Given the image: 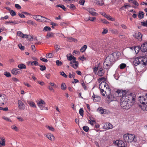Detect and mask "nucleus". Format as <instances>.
I'll return each mask as SVG.
<instances>
[{
    "label": "nucleus",
    "instance_id": "nucleus-1",
    "mask_svg": "<svg viewBox=\"0 0 147 147\" xmlns=\"http://www.w3.org/2000/svg\"><path fill=\"white\" fill-rule=\"evenodd\" d=\"M136 95L133 93L122 97L120 100V105L125 109H128L135 103Z\"/></svg>",
    "mask_w": 147,
    "mask_h": 147
},
{
    "label": "nucleus",
    "instance_id": "nucleus-2",
    "mask_svg": "<svg viewBox=\"0 0 147 147\" xmlns=\"http://www.w3.org/2000/svg\"><path fill=\"white\" fill-rule=\"evenodd\" d=\"M101 94L103 96H107L108 99L106 100L109 102L114 100L113 96L110 94L111 90L108 84L105 81L102 82L99 85Z\"/></svg>",
    "mask_w": 147,
    "mask_h": 147
},
{
    "label": "nucleus",
    "instance_id": "nucleus-3",
    "mask_svg": "<svg viewBox=\"0 0 147 147\" xmlns=\"http://www.w3.org/2000/svg\"><path fill=\"white\" fill-rule=\"evenodd\" d=\"M115 59L113 53L109 55L106 58L103 64V67L105 69L110 68L113 65Z\"/></svg>",
    "mask_w": 147,
    "mask_h": 147
},
{
    "label": "nucleus",
    "instance_id": "nucleus-4",
    "mask_svg": "<svg viewBox=\"0 0 147 147\" xmlns=\"http://www.w3.org/2000/svg\"><path fill=\"white\" fill-rule=\"evenodd\" d=\"M134 63L135 66L140 64L146 65L147 64V57L141 56L136 57L134 60Z\"/></svg>",
    "mask_w": 147,
    "mask_h": 147
},
{
    "label": "nucleus",
    "instance_id": "nucleus-5",
    "mask_svg": "<svg viewBox=\"0 0 147 147\" xmlns=\"http://www.w3.org/2000/svg\"><path fill=\"white\" fill-rule=\"evenodd\" d=\"M123 138L125 142L128 143L135 142L136 141L135 135L131 134H125L123 135Z\"/></svg>",
    "mask_w": 147,
    "mask_h": 147
},
{
    "label": "nucleus",
    "instance_id": "nucleus-6",
    "mask_svg": "<svg viewBox=\"0 0 147 147\" xmlns=\"http://www.w3.org/2000/svg\"><path fill=\"white\" fill-rule=\"evenodd\" d=\"M128 91L126 90H118L115 93L116 96L117 97H123L127 93Z\"/></svg>",
    "mask_w": 147,
    "mask_h": 147
},
{
    "label": "nucleus",
    "instance_id": "nucleus-7",
    "mask_svg": "<svg viewBox=\"0 0 147 147\" xmlns=\"http://www.w3.org/2000/svg\"><path fill=\"white\" fill-rule=\"evenodd\" d=\"M139 101L142 105L147 103V96L146 95L143 96H139Z\"/></svg>",
    "mask_w": 147,
    "mask_h": 147
},
{
    "label": "nucleus",
    "instance_id": "nucleus-8",
    "mask_svg": "<svg viewBox=\"0 0 147 147\" xmlns=\"http://www.w3.org/2000/svg\"><path fill=\"white\" fill-rule=\"evenodd\" d=\"M7 98L4 94H0V106L4 104L5 102H6Z\"/></svg>",
    "mask_w": 147,
    "mask_h": 147
},
{
    "label": "nucleus",
    "instance_id": "nucleus-9",
    "mask_svg": "<svg viewBox=\"0 0 147 147\" xmlns=\"http://www.w3.org/2000/svg\"><path fill=\"white\" fill-rule=\"evenodd\" d=\"M142 35L139 32H137L135 33L133 35V36L134 37L140 41H141L142 40Z\"/></svg>",
    "mask_w": 147,
    "mask_h": 147
},
{
    "label": "nucleus",
    "instance_id": "nucleus-10",
    "mask_svg": "<svg viewBox=\"0 0 147 147\" xmlns=\"http://www.w3.org/2000/svg\"><path fill=\"white\" fill-rule=\"evenodd\" d=\"M18 108L21 110H23L25 109V105L24 103L20 100L18 101Z\"/></svg>",
    "mask_w": 147,
    "mask_h": 147
},
{
    "label": "nucleus",
    "instance_id": "nucleus-11",
    "mask_svg": "<svg viewBox=\"0 0 147 147\" xmlns=\"http://www.w3.org/2000/svg\"><path fill=\"white\" fill-rule=\"evenodd\" d=\"M86 10L90 14L93 16H96L98 15L97 13L94 12L95 10L93 8H87Z\"/></svg>",
    "mask_w": 147,
    "mask_h": 147
},
{
    "label": "nucleus",
    "instance_id": "nucleus-12",
    "mask_svg": "<svg viewBox=\"0 0 147 147\" xmlns=\"http://www.w3.org/2000/svg\"><path fill=\"white\" fill-rule=\"evenodd\" d=\"M140 49L143 52H147V42H145L141 45Z\"/></svg>",
    "mask_w": 147,
    "mask_h": 147
},
{
    "label": "nucleus",
    "instance_id": "nucleus-13",
    "mask_svg": "<svg viewBox=\"0 0 147 147\" xmlns=\"http://www.w3.org/2000/svg\"><path fill=\"white\" fill-rule=\"evenodd\" d=\"M71 66L73 67L74 69H76L78 66V62L76 61V60L73 61H71L70 62Z\"/></svg>",
    "mask_w": 147,
    "mask_h": 147
},
{
    "label": "nucleus",
    "instance_id": "nucleus-14",
    "mask_svg": "<svg viewBox=\"0 0 147 147\" xmlns=\"http://www.w3.org/2000/svg\"><path fill=\"white\" fill-rule=\"evenodd\" d=\"M45 135L47 138L51 141H53L55 140L54 136L51 133H48Z\"/></svg>",
    "mask_w": 147,
    "mask_h": 147
},
{
    "label": "nucleus",
    "instance_id": "nucleus-15",
    "mask_svg": "<svg viewBox=\"0 0 147 147\" xmlns=\"http://www.w3.org/2000/svg\"><path fill=\"white\" fill-rule=\"evenodd\" d=\"M67 59L69 61L72 60L74 61L76 60V58L75 57L70 54H67Z\"/></svg>",
    "mask_w": 147,
    "mask_h": 147
},
{
    "label": "nucleus",
    "instance_id": "nucleus-16",
    "mask_svg": "<svg viewBox=\"0 0 147 147\" xmlns=\"http://www.w3.org/2000/svg\"><path fill=\"white\" fill-rule=\"evenodd\" d=\"M116 143L118 147H125V145L122 141H117Z\"/></svg>",
    "mask_w": 147,
    "mask_h": 147
},
{
    "label": "nucleus",
    "instance_id": "nucleus-17",
    "mask_svg": "<svg viewBox=\"0 0 147 147\" xmlns=\"http://www.w3.org/2000/svg\"><path fill=\"white\" fill-rule=\"evenodd\" d=\"M11 73L14 75L18 74H20V71L19 69L14 68L11 71Z\"/></svg>",
    "mask_w": 147,
    "mask_h": 147
},
{
    "label": "nucleus",
    "instance_id": "nucleus-18",
    "mask_svg": "<svg viewBox=\"0 0 147 147\" xmlns=\"http://www.w3.org/2000/svg\"><path fill=\"white\" fill-rule=\"evenodd\" d=\"M105 128L107 129H112L113 128V125L110 123H106L104 125Z\"/></svg>",
    "mask_w": 147,
    "mask_h": 147
},
{
    "label": "nucleus",
    "instance_id": "nucleus-19",
    "mask_svg": "<svg viewBox=\"0 0 147 147\" xmlns=\"http://www.w3.org/2000/svg\"><path fill=\"white\" fill-rule=\"evenodd\" d=\"M105 73V71L102 68L99 69L97 74L100 76H103Z\"/></svg>",
    "mask_w": 147,
    "mask_h": 147
},
{
    "label": "nucleus",
    "instance_id": "nucleus-20",
    "mask_svg": "<svg viewBox=\"0 0 147 147\" xmlns=\"http://www.w3.org/2000/svg\"><path fill=\"white\" fill-rule=\"evenodd\" d=\"M141 109L144 111H147V103L139 105Z\"/></svg>",
    "mask_w": 147,
    "mask_h": 147
},
{
    "label": "nucleus",
    "instance_id": "nucleus-21",
    "mask_svg": "<svg viewBox=\"0 0 147 147\" xmlns=\"http://www.w3.org/2000/svg\"><path fill=\"white\" fill-rule=\"evenodd\" d=\"M0 139L1 140L2 142H1L0 140V144L2 146H5V138L3 137H0Z\"/></svg>",
    "mask_w": 147,
    "mask_h": 147
},
{
    "label": "nucleus",
    "instance_id": "nucleus-22",
    "mask_svg": "<svg viewBox=\"0 0 147 147\" xmlns=\"http://www.w3.org/2000/svg\"><path fill=\"white\" fill-rule=\"evenodd\" d=\"M109 30L111 32V33L113 34H117L118 33L117 30L115 28H110L109 29Z\"/></svg>",
    "mask_w": 147,
    "mask_h": 147
},
{
    "label": "nucleus",
    "instance_id": "nucleus-23",
    "mask_svg": "<svg viewBox=\"0 0 147 147\" xmlns=\"http://www.w3.org/2000/svg\"><path fill=\"white\" fill-rule=\"evenodd\" d=\"M33 18L35 20L40 21L41 16L40 15H34L33 16Z\"/></svg>",
    "mask_w": 147,
    "mask_h": 147
},
{
    "label": "nucleus",
    "instance_id": "nucleus-24",
    "mask_svg": "<svg viewBox=\"0 0 147 147\" xmlns=\"http://www.w3.org/2000/svg\"><path fill=\"white\" fill-rule=\"evenodd\" d=\"M26 23L29 25H32L36 27V24L34 22L31 20H28Z\"/></svg>",
    "mask_w": 147,
    "mask_h": 147
},
{
    "label": "nucleus",
    "instance_id": "nucleus-25",
    "mask_svg": "<svg viewBox=\"0 0 147 147\" xmlns=\"http://www.w3.org/2000/svg\"><path fill=\"white\" fill-rule=\"evenodd\" d=\"M18 67L21 69H26V65L22 63L20 64H19L18 65Z\"/></svg>",
    "mask_w": 147,
    "mask_h": 147
},
{
    "label": "nucleus",
    "instance_id": "nucleus-26",
    "mask_svg": "<svg viewBox=\"0 0 147 147\" xmlns=\"http://www.w3.org/2000/svg\"><path fill=\"white\" fill-rule=\"evenodd\" d=\"M28 103L31 107H36V105L35 103L32 101H28Z\"/></svg>",
    "mask_w": 147,
    "mask_h": 147
},
{
    "label": "nucleus",
    "instance_id": "nucleus-27",
    "mask_svg": "<svg viewBox=\"0 0 147 147\" xmlns=\"http://www.w3.org/2000/svg\"><path fill=\"white\" fill-rule=\"evenodd\" d=\"M95 2L97 5H102L104 4L103 1L102 0H97Z\"/></svg>",
    "mask_w": 147,
    "mask_h": 147
},
{
    "label": "nucleus",
    "instance_id": "nucleus-28",
    "mask_svg": "<svg viewBox=\"0 0 147 147\" xmlns=\"http://www.w3.org/2000/svg\"><path fill=\"white\" fill-rule=\"evenodd\" d=\"M29 63H31V64L32 65H34L35 66L38 65H39L38 64V62L36 61H34L32 62L31 61H29L28 62Z\"/></svg>",
    "mask_w": 147,
    "mask_h": 147
},
{
    "label": "nucleus",
    "instance_id": "nucleus-29",
    "mask_svg": "<svg viewBox=\"0 0 147 147\" xmlns=\"http://www.w3.org/2000/svg\"><path fill=\"white\" fill-rule=\"evenodd\" d=\"M53 34L51 32L48 33L47 36H46V38H49L51 37H53Z\"/></svg>",
    "mask_w": 147,
    "mask_h": 147
},
{
    "label": "nucleus",
    "instance_id": "nucleus-30",
    "mask_svg": "<svg viewBox=\"0 0 147 147\" xmlns=\"http://www.w3.org/2000/svg\"><path fill=\"white\" fill-rule=\"evenodd\" d=\"M87 48V46L86 45H84L80 49V51L83 53L84 52Z\"/></svg>",
    "mask_w": 147,
    "mask_h": 147
},
{
    "label": "nucleus",
    "instance_id": "nucleus-31",
    "mask_svg": "<svg viewBox=\"0 0 147 147\" xmlns=\"http://www.w3.org/2000/svg\"><path fill=\"white\" fill-rule=\"evenodd\" d=\"M144 13L143 12H140L138 16V17L140 19L143 18L144 16Z\"/></svg>",
    "mask_w": 147,
    "mask_h": 147
},
{
    "label": "nucleus",
    "instance_id": "nucleus-32",
    "mask_svg": "<svg viewBox=\"0 0 147 147\" xmlns=\"http://www.w3.org/2000/svg\"><path fill=\"white\" fill-rule=\"evenodd\" d=\"M56 7H60L64 11H66V8L63 5L59 4L56 5Z\"/></svg>",
    "mask_w": 147,
    "mask_h": 147
},
{
    "label": "nucleus",
    "instance_id": "nucleus-33",
    "mask_svg": "<svg viewBox=\"0 0 147 147\" xmlns=\"http://www.w3.org/2000/svg\"><path fill=\"white\" fill-rule=\"evenodd\" d=\"M6 23H12L15 24H18L20 23H21V22L19 21H9V22H7Z\"/></svg>",
    "mask_w": 147,
    "mask_h": 147
},
{
    "label": "nucleus",
    "instance_id": "nucleus-34",
    "mask_svg": "<svg viewBox=\"0 0 147 147\" xmlns=\"http://www.w3.org/2000/svg\"><path fill=\"white\" fill-rule=\"evenodd\" d=\"M51 30V28L49 26H45L43 29V30L44 31H49Z\"/></svg>",
    "mask_w": 147,
    "mask_h": 147
},
{
    "label": "nucleus",
    "instance_id": "nucleus-35",
    "mask_svg": "<svg viewBox=\"0 0 147 147\" xmlns=\"http://www.w3.org/2000/svg\"><path fill=\"white\" fill-rule=\"evenodd\" d=\"M45 19H46L48 20H50V19L47 18H45L44 17L41 16V18L40 21L42 22H46V21L45 20Z\"/></svg>",
    "mask_w": 147,
    "mask_h": 147
},
{
    "label": "nucleus",
    "instance_id": "nucleus-36",
    "mask_svg": "<svg viewBox=\"0 0 147 147\" xmlns=\"http://www.w3.org/2000/svg\"><path fill=\"white\" fill-rule=\"evenodd\" d=\"M106 18L108 20L111 21H114L115 20L114 18H112L111 16L108 15H107V16H106Z\"/></svg>",
    "mask_w": 147,
    "mask_h": 147
},
{
    "label": "nucleus",
    "instance_id": "nucleus-37",
    "mask_svg": "<svg viewBox=\"0 0 147 147\" xmlns=\"http://www.w3.org/2000/svg\"><path fill=\"white\" fill-rule=\"evenodd\" d=\"M44 105L45 104H43V105H38V106L41 110L45 109L46 110H48V109L47 107H45Z\"/></svg>",
    "mask_w": 147,
    "mask_h": 147
},
{
    "label": "nucleus",
    "instance_id": "nucleus-38",
    "mask_svg": "<svg viewBox=\"0 0 147 147\" xmlns=\"http://www.w3.org/2000/svg\"><path fill=\"white\" fill-rule=\"evenodd\" d=\"M17 35L18 36L22 38L24 36V34L21 31H18L17 32Z\"/></svg>",
    "mask_w": 147,
    "mask_h": 147
},
{
    "label": "nucleus",
    "instance_id": "nucleus-39",
    "mask_svg": "<svg viewBox=\"0 0 147 147\" xmlns=\"http://www.w3.org/2000/svg\"><path fill=\"white\" fill-rule=\"evenodd\" d=\"M97 110L99 111L100 112L101 114L104 113V110L102 107H99L98 108Z\"/></svg>",
    "mask_w": 147,
    "mask_h": 147
},
{
    "label": "nucleus",
    "instance_id": "nucleus-40",
    "mask_svg": "<svg viewBox=\"0 0 147 147\" xmlns=\"http://www.w3.org/2000/svg\"><path fill=\"white\" fill-rule=\"evenodd\" d=\"M126 67V65L125 63H122L120 65L119 68L121 69H124Z\"/></svg>",
    "mask_w": 147,
    "mask_h": 147
},
{
    "label": "nucleus",
    "instance_id": "nucleus-41",
    "mask_svg": "<svg viewBox=\"0 0 147 147\" xmlns=\"http://www.w3.org/2000/svg\"><path fill=\"white\" fill-rule=\"evenodd\" d=\"M100 97L98 96H96V98L93 99V100L95 102L99 101L100 100Z\"/></svg>",
    "mask_w": 147,
    "mask_h": 147
},
{
    "label": "nucleus",
    "instance_id": "nucleus-42",
    "mask_svg": "<svg viewBox=\"0 0 147 147\" xmlns=\"http://www.w3.org/2000/svg\"><path fill=\"white\" fill-rule=\"evenodd\" d=\"M79 113L81 116H83L84 115V110L82 108L80 109L79 111Z\"/></svg>",
    "mask_w": 147,
    "mask_h": 147
},
{
    "label": "nucleus",
    "instance_id": "nucleus-43",
    "mask_svg": "<svg viewBox=\"0 0 147 147\" xmlns=\"http://www.w3.org/2000/svg\"><path fill=\"white\" fill-rule=\"evenodd\" d=\"M83 129L86 132L88 131L89 129V127L87 126H85L83 127Z\"/></svg>",
    "mask_w": 147,
    "mask_h": 147
},
{
    "label": "nucleus",
    "instance_id": "nucleus-44",
    "mask_svg": "<svg viewBox=\"0 0 147 147\" xmlns=\"http://www.w3.org/2000/svg\"><path fill=\"white\" fill-rule=\"evenodd\" d=\"M100 20L104 24H108L109 23V22L105 19H100Z\"/></svg>",
    "mask_w": 147,
    "mask_h": 147
},
{
    "label": "nucleus",
    "instance_id": "nucleus-45",
    "mask_svg": "<svg viewBox=\"0 0 147 147\" xmlns=\"http://www.w3.org/2000/svg\"><path fill=\"white\" fill-rule=\"evenodd\" d=\"M47 128L49 129V130L53 131L55 130L54 128L52 126H50L49 125H47L46 126Z\"/></svg>",
    "mask_w": 147,
    "mask_h": 147
},
{
    "label": "nucleus",
    "instance_id": "nucleus-46",
    "mask_svg": "<svg viewBox=\"0 0 147 147\" xmlns=\"http://www.w3.org/2000/svg\"><path fill=\"white\" fill-rule=\"evenodd\" d=\"M38 66L40 67V69L41 71L45 70L46 69V67L45 66L40 65H39Z\"/></svg>",
    "mask_w": 147,
    "mask_h": 147
},
{
    "label": "nucleus",
    "instance_id": "nucleus-47",
    "mask_svg": "<svg viewBox=\"0 0 147 147\" xmlns=\"http://www.w3.org/2000/svg\"><path fill=\"white\" fill-rule=\"evenodd\" d=\"M4 75L6 77H10L11 76L10 73L7 71H6L4 73Z\"/></svg>",
    "mask_w": 147,
    "mask_h": 147
},
{
    "label": "nucleus",
    "instance_id": "nucleus-48",
    "mask_svg": "<svg viewBox=\"0 0 147 147\" xmlns=\"http://www.w3.org/2000/svg\"><path fill=\"white\" fill-rule=\"evenodd\" d=\"M134 49L135 52L136 53H138V51L140 49V47H139L137 46L134 47Z\"/></svg>",
    "mask_w": 147,
    "mask_h": 147
},
{
    "label": "nucleus",
    "instance_id": "nucleus-49",
    "mask_svg": "<svg viewBox=\"0 0 147 147\" xmlns=\"http://www.w3.org/2000/svg\"><path fill=\"white\" fill-rule=\"evenodd\" d=\"M11 128L12 129H13L14 130L16 131H18L19 129L15 125H13L11 126Z\"/></svg>",
    "mask_w": 147,
    "mask_h": 147
},
{
    "label": "nucleus",
    "instance_id": "nucleus-50",
    "mask_svg": "<svg viewBox=\"0 0 147 147\" xmlns=\"http://www.w3.org/2000/svg\"><path fill=\"white\" fill-rule=\"evenodd\" d=\"M65 83H62L61 86V89L63 90H65L66 89V88L65 87Z\"/></svg>",
    "mask_w": 147,
    "mask_h": 147
},
{
    "label": "nucleus",
    "instance_id": "nucleus-51",
    "mask_svg": "<svg viewBox=\"0 0 147 147\" xmlns=\"http://www.w3.org/2000/svg\"><path fill=\"white\" fill-rule=\"evenodd\" d=\"M38 105H43V104H45V102L44 100H42L40 101H39V102L37 103Z\"/></svg>",
    "mask_w": 147,
    "mask_h": 147
},
{
    "label": "nucleus",
    "instance_id": "nucleus-52",
    "mask_svg": "<svg viewBox=\"0 0 147 147\" xmlns=\"http://www.w3.org/2000/svg\"><path fill=\"white\" fill-rule=\"evenodd\" d=\"M56 63L57 65L58 66H60L62 65V62L58 60H57L56 61Z\"/></svg>",
    "mask_w": 147,
    "mask_h": 147
},
{
    "label": "nucleus",
    "instance_id": "nucleus-53",
    "mask_svg": "<svg viewBox=\"0 0 147 147\" xmlns=\"http://www.w3.org/2000/svg\"><path fill=\"white\" fill-rule=\"evenodd\" d=\"M2 118L4 120H5L7 121H11L10 119L6 117L5 116H4L2 117Z\"/></svg>",
    "mask_w": 147,
    "mask_h": 147
},
{
    "label": "nucleus",
    "instance_id": "nucleus-54",
    "mask_svg": "<svg viewBox=\"0 0 147 147\" xmlns=\"http://www.w3.org/2000/svg\"><path fill=\"white\" fill-rule=\"evenodd\" d=\"M85 2L84 0H80L79 1V3L80 5H83Z\"/></svg>",
    "mask_w": 147,
    "mask_h": 147
},
{
    "label": "nucleus",
    "instance_id": "nucleus-55",
    "mask_svg": "<svg viewBox=\"0 0 147 147\" xmlns=\"http://www.w3.org/2000/svg\"><path fill=\"white\" fill-rule=\"evenodd\" d=\"M10 14L12 16H14L16 15V13L14 11L11 10L10 11Z\"/></svg>",
    "mask_w": 147,
    "mask_h": 147
},
{
    "label": "nucleus",
    "instance_id": "nucleus-56",
    "mask_svg": "<svg viewBox=\"0 0 147 147\" xmlns=\"http://www.w3.org/2000/svg\"><path fill=\"white\" fill-rule=\"evenodd\" d=\"M93 69L94 72L95 74H96V73L98 70V67H95L93 68Z\"/></svg>",
    "mask_w": 147,
    "mask_h": 147
},
{
    "label": "nucleus",
    "instance_id": "nucleus-57",
    "mask_svg": "<svg viewBox=\"0 0 147 147\" xmlns=\"http://www.w3.org/2000/svg\"><path fill=\"white\" fill-rule=\"evenodd\" d=\"M53 57V54L51 53L47 54L46 55V57L47 58H51Z\"/></svg>",
    "mask_w": 147,
    "mask_h": 147
},
{
    "label": "nucleus",
    "instance_id": "nucleus-58",
    "mask_svg": "<svg viewBox=\"0 0 147 147\" xmlns=\"http://www.w3.org/2000/svg\"><path fill=\"white\" fill-rule=\"evenodd\" d=\"M81 84H82V86L83 87V88L84 89V90H86L87 89V88L85 85V83H84V82L83 81L81 83Z\"/></svg>",
    "mask_w": 147,
    "mask_h": 147
},
{
    "label": "nucleus",
    "instance_id": "nucleus-59",
    "mask_svg": "<svg viewBox=\"0 0 147 147\" xmlns=\"http://www.w3.org/2000/svg\"><path fill=\"white\" fill-rule=\"evenodd\" d=\"M141 24L142 26L147 27V20L146 22H142Z\"/></svg>",
    "mask_w": 147,
    "mask_h": 147
},
{
    "label": "nucleus",
    "instance_id": "nucleus-60",
    "mask_svg": "<svg viewBox=\"0 0 147 147\" xmlns=\"http://www.w3.org/2000/svg\"><path fill=\"white\" fill-rule=\"evenodd\" d=\"M60 74L65 78H66L67 77V75L63 71H62V72H60Z\"/></svg>",
    "mask_w": 147,
    "mask_h": 147
},
{
    "label": "nucleus",
    "instance_id": "nucleus-61",
    "mask_svg": "<svg viewBox=\"0 0 147 147\" xmlns=\"http://www.w3.org/2000/svg\"><path fill=\"white\" fill-rule=\"evenodd\" d=\"M75 5L72 4H71L69 6V8L70 9H74L75 8Z\"/></svg>",
    "mask_w": 147,
    "mask_h": 147
},
{
    "label": "nucleus",
    "instance_id": "nucleus-62",
    "mask_svg": "<svg viewBox=\"0 0 147 147\" xmlns=\"http://www.w3.org/2000/svg\"><path fill=\"white\" fill-rule=\"evenodd\" d=\"M131 3L134 4L135 5H137V6H138L139 5V4L135 0H134V1H132L131 2Z\"/></svg>",
    "mask_w": 147,
    "mask_h": 147
},
{
    "label": "nucleus",
    "instance_id": "nucleus-63",
    "mask_svg": "<svg viewBox=\"0 0 147 147\" xmlns=\"http://www.w3.org/2000/svg\"><path fill=\"white\" fill-rule=\"evenodd\" d=\"M19 48L22 50H23L24 49V46H22L21 44H20L18 45Z\"/></svg>",
    "mask_w": 147,
    "mask_h": 147
},
{
    "label": "nucleus",
    "instance_id": "nucleus-64",
    "mask_svg": "<svg viewBox=\"0 0 147 147\" xmlns=\"http://www.w3.org/2000/svg\"><path fill=\"white\" fill-rule=\"evenodd\" d=\"M54 47L57 51H58L60 49V47L59 45H56L54 46Z\"/></svg>",
    "mask_w": 147,
    "mask_h": 147
}]
</instances>
